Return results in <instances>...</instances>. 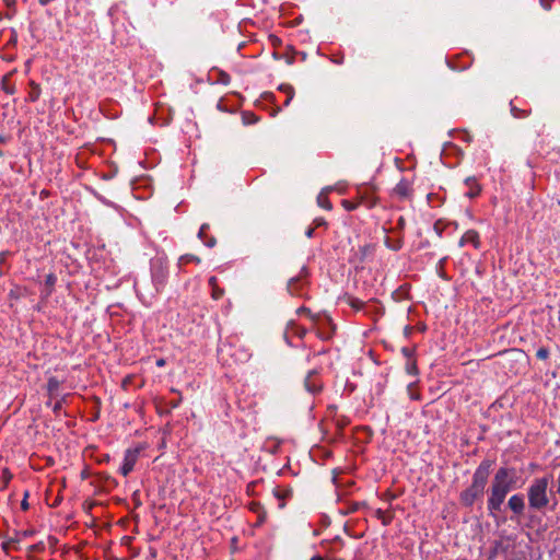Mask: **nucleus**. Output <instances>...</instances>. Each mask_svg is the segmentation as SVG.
<instances>
[{
	"mask_svg": "<svg viewBox=\"0 0 560 560\" xmlns=\"http://www.w3.org/2000/svg\"><path fill=\"white\" fill-rule=\"evenodd\" d=\"M467 244H471L475 248H479L480 246V237L479 233L475 230H468L464 233L459 241L460 246H465Z\"/></svg>",
	"mask_w": 560,
	"mask_h": 560,
	"instance_id": "10",
	"label": "nucleus"
},
{
	"mask_svg": "<svg viewBox=\"0 0 560 560\" xmlns=\"http://www.w3.org/2000/svg\"><path fill=\"white\" fill-rule=\"evenodd\" d=\"M298 312H299L300 314H306V315H310V311H308V310H306V308H300Z\"/></svg>",
	"mask_w": 560,
	"mask_h": 560,
	"instance_id": "48",
	"label": "nucleus"
},
{
	"mask_svg": "<svg viewBox=\"0 0 560 560\" xmlns=\"http://www.w3.org/2000/svg\"><path fill=\"white\" fill-rule=\"evenodd\" d=\"M412 183L407 179L402 178L392 190V197L396 198L397 200H410L412 198Z\"/></svg>",
	"mask_w": 560,
	"mask_h": 560,
	"instance_id": "5",
	"label": "nucleus"
},
{
	"mask_svg": "<svg viewBox=\"0 0 560 560\" xmlns=\"http://www.w3.org/2000/svg\"><path fill=\"white\" fill-rule=\"evenodd\" d=\"M314 231H315V228H314V226H313V228H308V229H307V231H306V233H305V234H306V236H307L308 238L313 237V235H314Z\"/></svg>",
	"mask_w": 560,
	"mask_h": 560,
	"instance_id": "41",
	"label": "nucleus"
},
{
	"mask_svg": "<svg viewBox=\"0 0 560 560\" xmlns=\"http://www.w3.org/2000/svg\"><path fill=\"white\" fill-rule=\"evenodd\" d=\"M190 262L200 264V258L191 254L183 255L178 259V267L182 269L186 264Z\"/></svg>",
	"mask_w": 560,
	"mask_h": 560,
	"instance_id": "19",
	"label": "nucleus"
},
{
	"mask_svg": "<svg viewBox=\"0 0 560 560\" xmlns=\"http://www.w3.org/2000/svg\"><path fill=\"white\" fill-rule=\"evenodd\" d=\"M553 1H555V0H539L540 5H541L545 10H547V11L551 10V5H552V2H553Z\"/></svg>",
	"mask_w": 560,
	"mask_h": 560,
	"instance_id": "33",
	"label": "nucleus"
},
{
	"mask_svg": "<svg viewBox=\"0 0 560 560\" xmlns=\"http://www.w3.org/2000/svg\"><path fill=\"white\" fill-rule=\"evenodd\" d=\"M60 387V382L56 377H50L47 381V390L50 397L55 396Z\"/></svg>",
	"mask_w": 560,
	"mask_h": 560,
	"instance_id": "20",
	"label": "nucleus"
},
{
	"mask_svg": "<svg viewBox=\"0 0 560 560\" xmlns=\"http://www.w3.org/2000/svg\"><path fill=\"white\" fill-rule=\"evenodd\" d=\"M483 494V491L477 490V488L470 486L468 489L462 492L460 501L464 505L470 506L474 504L476 499L480 498Z\"/></svg>",
	"mask_w": 560,
	"mask_h": 560,
	"instance_id": "8",
	"label": "nucleus"
},
{
	"mask_svg": "<svg viewBox=\"0 0 560 560\" xmlns=\"http://www.w3.org/2000/svg\"><path fill=\"white\" fill-rule=\"evenodd\" d=\"M266 517H267L266 512L258 513L255 526H261L266 522Z\"/></svg>",
	"mask_w": 560,
	"mask_h": 560,
	"instance_id": "31",
	"label": "nucleus"
},
{
	"mask_svg": "<svg viewBox=\"0 0 560 560\" xmlns=\"http://www.w3.org/2000/svg\"><path fill=\"white\" fill-rule=\"evenodd\" d=\"M375 516L382 522L384 526H388L394 520V514L392 512L383 511L381 509L375 511Z\"/></svg>",
	"mask_w": 560,
	"mask_h": 560,
	"instance_id": "18",
	"label": "nucleus"
},
{
	"mask_svg": "<svg viewBox=\"0 0 560 560\" xmlns=\"http://www.w3.org/2000/svg\"><path fill=\"white\" fill-rule=\"evenodd\" d=\"M406 371L410 375H417L418 374L417 362H416L415 358L407 361V363H406Z\"/></svg>",
	"mask_w": 560,
	"mask_h": 560,
	"instance_id": "24",
	"label": "nucleus"
},
{
	"mask_svg": "<svg viewBox=\"0 0 560 560\" xmlns=\"http://www.w3.org/2000/svg\"><path fill=\"white\" fill-rule=\"evenodd\" d=\"M203 244L208 247H213L215 245V238L214 237H207L205 241H203Z\"/></svg>",
	"mask_w": 560,
	"mask_h": 560,
	"instance_id": "38",
	"label": "nucleus"
},
{
	"mask_svg": "<svg viewBox=\"0 0 560 560\" xmlns=\"http://www.w3.org/2000/svg\"><path fill=\"white\" fill-rule=\"evenodd\" d=\"M329 192H330V188H325L317 196V205L325 210L332 209V205L328 198Z\"/></svg>",
	"mask_w": 560,
	"mask_h": 560,
	"instance_id": "15",
	"label": "nucleus"
},
{
	"mask_svg": "<svg viewBox=\"0 0 560 560\" xmlns=\"http://www.w3.org/2000/svg\"><path fill=\"white\" fill-rule=\"evenodd\" d=\"M313 224H314V228H319V226H324L326 225V221L325 219L323 218H316L314 221H313Z\"/></svg>",
	"mask_w": 560,
	"mask_h": 560,
	"instance_id": "34",
	"label": "nucleus"
},
{
	"mask_svg": "<svg viewBox=\"0 0 560 560\" xmlns=\"http://www.w3.org/2000/svg\"><path fill=\"white\" fill-rule=\"evenodd\" d=\"M262 98L267 102H275V94L271 92H266L262 94Z\"/></svg>",
	"mask_w": 560,
	"mask_h": 560,
	"instance_id": "35",
	"label": "nucleus"
},
{
	"mask_svg": "<svg viewBox=\"0 0 560 560\" xmlns=\"http://www.w3.org/2000/svg\"><path fill=\"white\" fill-rule=\"evenodd\" d=\"M347 423L348 422L345 420H338L336 424H337L338 430L341 431L347 425Z\"/></svg>",
	"mask_w": 560,
	"mask_h": 560,
	"instance_id": "40",
	"label": "nucleus"
},
{
	"mask_svg": "<svg viewBox=\"0 0 560 560\" xmlns=\"http://www.w3.org/2000/svg\"><path fill=\"white\" fill-rule=\"evenodd\" d=\"M361 202L368 208H373L377 203V198L374 196V191L371 187L365 186L359 189Z\"/></svg>",
	"mask_w": 560,
	"mask_h": 560,
	"instance_id": "9",
	"label": "nucleus"
},
{
	"mask_svg": "<svg viewBox=\"0 0 560 560\" xmlns=\"http://www.w3.org/2000/svg\"><path fill=\"white\" fill-rule=\"evenodd\" d=\"M305 387L312 394L318 393L322 389V383L319 382L316 372L312 371L307 374L305 378Z\"/></svg>",
	"mask_w": 560,
	"mask_h": 560,
	"instance_id": "11",
	"label": "nucleus"
},
{
	"mask_svg": "<svg viewBox=\"0 0 560 560\" xmlns=\"http://www.w3.org/2000/svg\"><path fill=\"white\" fill-rule=\"evenodd\" d=\"M363 255H366L369 252H371V247L370 246H364L361 248Z\"/></svg>",
	"mask_w": 560,
	"mask_h": 560,
	"instance_id": "46",
	"label": "nucleus"
},
{
	"mask_svg": "<svg viewBox=\"0 0 560 560\" xmlns=\"http://www.w3.org/2000/svg\"><path fill=\"white\" fill-rule=\"evenodd\" d=\"M167 276L168 271L166 262L161 258L153 260L151 264V277L153 285L158 292L164 288Z\"/></svg>",
	"mask_w": 560,
	"mask_h": 560,
	"instance_id": "3",
	"label": "nucleus"
},
{
	"mask_svg": "<svg viewBox=\"0 0 560 560\" xmlns=\"http://www.w3.org/2000/svg\"><path fill=\"white\" fill-rule=\"evenodd\" d=\"M509 508L516 514H522L525 509L524 498L521 494H514L509 499Z\"/></svg>",
	"mask_w": 560,
	"mask_h": 560,
	"instance_id": "12",
	"label": "nucleus"
},
{
	"mask_svg": "<svg viewBox=\"0 0 560 560\" xmlns=\"http://www.w3.org/2000/svg\"><path fill=\"white\" fill-rule=\"evenodd\" d=\"M280 90L283 91L285 93V95H287V97L283 101L282 105H284V106L290 105V103H291V101L293 100V96H294L293 88L290 86V85H281Z\"/></svg>",
	"mask_w": 560,
	"mask_h": 560,
	"instance_id": "21",
	"label": "nucleus"
},
{
	"mask_svg": "<svg viewBox=\"0 0 560 560\" xmlns=\"http://www.w3.org/2000/svg\"><path fill=\"white\" fill-rule=\"evenodd\" d=\"M180 400H182V398H179L178 400H174V402L171 404L172 408L178 407L180 404Z\"/></svg>",
	"mask_w": 560,
	"mask_h": 560,
	"instance_id": "47",
	"label": "nucleus"
},
{
	"mask_svg": "<svg viewBox=\"0 0 560 560\" xmlns=\"http://www.w3.org/2000/svg\"><path fill=\"white\" fill-rule=\"evenodd\" d=\"M551 481L550 477L535 479L528 488V502L530 508L540 510L548 505L547 490Z\"/></svg>",
	"mask_w": 560,
	"mask_h": 560,
	"instance_id": "2",
	"label": "nucleus"
},
{
	"mask_svg": "<svg viewBox=\"0 0 560 560\" xmlns=\"http://www.w3.org/2000/svg\"><path fill=\"white\" fill-rule=\"evenodd\" d=\"M489 467H490V464L483 462L476 469V471L474 474V477H472L471 486L477 488V490H481V491L485 490V487H486V483H487V479H488V475H489Z\"/></svg>",
	"mask_w": 560,
	"mask_h": 560,
	"instance_id": "6",
	"label": "nucleus"
},
{
	"mask_svg": "<svg viewBox=\"0 0 560 560\" xmlns=\"http://www.w3.org/2000/svg\"><path fill=\"white\" fill-rule=\"evenodd\" d=\"M165 363H166V362H165V360H164V359H159V360L156 361V365H158L159 368H163V366L165 365Z\"/></svg>",
	"mask_w": 560,
	"mask_h": 560,
	"instance_id": "43",
	"label": "nucleus"
},
{
	"mask_svg": "<svg viewBox=\"0 0 560 560\" xmlns=\"http://www.w3.org/2000/svg\"><path fill=\"white\" fill-rule=\"evenodd\" d=\"M52 1H54V0H38L39 4H40V5H44V7H45V5H47V4H49V3H50V2H52Z\"/></svg>",
	"mask_w": 560,
	"mask_h": 560,
	"instance_id": "45",
	"label": "nucleus"
},
{
	"mask_svg": "<svg viewBox=\"0 0 560 560\" xmlns=\"http://www.w3.org/2000/svg\"><path fill=\"white\" fill-rule=\"evenodd\" d=\"M536 357L539 359V360H547L548 357H549V350L545 347H541L537 350L536 352Z\"/></svg>",
	"mask_w": 560,
	"mask_h": 560,
	"instance_id": "26",
	"label": "nucleus"
},
{
	"mask_svg": "<svg viewBox=\"0 0 560 560\" xmlns=\"http://www.w3.org/2000/svg\"><path fill=\"white\" fill-rule=\"evenodd\" d=\"M2 89H3L8 94H13V93H14V86L11 84V79H10V77H8V75L3 77V79H2Z\"/></svg>",
	"mask_w": 560,
	"mask_h": 560,
	"instance_id": "23",
	"label": "nucleus"
},
{
	"mask_svg": "<svg viewBox=\"0 0 560 560\" xmlns=\"http://www.w3.org/2000/svg\"><path fill=\"white\" fill-rule=\"evenodd\" d=\"M465 185L468 188V190L465 192V195L469 198L477 197L481 191L480 185L478 184V182L475 178H467L465 182Z\"/></svg>",
	"mask_w": 560,
	"mask_h": 560,
	"instance_id": "14",
	"label": "nucleus"
},
{
	"mask_svg": "<svg viewBox=\"0 0 560 560\" xmlns=\"http://www.w3.org/2000/svg\"><path fill=\"white\" fill-rule=\"evenodd\" d=\"M140 452H141L140 447L128 448L125 452L122 465L119 469V472L122 476L127 477L133 470V468L139 459Z\"/></svg>",
	"mask_w": 560,
	"mask_h": 560,
	"instance_id": "4",
	"label": "nucleus"
},
{
	"mask_svg": "<svg viewBox=\"0 0 560 560\" xmlns=\"http://www.w3.org/2000/svg\"><path fill=\"white\" fill-rule=\"evenodd\" d=\"M56 282V277L54 275H48L47 278H46V283L48 285H54Z\"/></svg>",
	"mask_w": 560,
	"mask_h": 560,
	"instance_id": "39",
	"label": "nucleus"
},
{
	"mask_svg": "<svg viewBox=\"0 0 560 560\" xmlns=\"http://www.w3.org/2000/svg\"><path fill=\"white\" fill-rule=\"evenodd\" d=\"M163 108H164V107H156V109H163ZM158 112H159V110H156V112H155V114H154L153 116H150V117H149V120H150V122H151V124H154V121H153V120L156 118Z\"/></svg>",
	"mask_w": 560,
	"mask_h": 560,
	"instance_id": "42",
	"label": "nucleus"
},
{
	"mask_svg": "<svg viewBox=\"0 0 560 560\" xmlns=\"http://www.w3.org/2000/svg\"><path fill=\"white\" fill-rule=\"evenodd\" d=\"M66 400V396L62 397L60 400L56 401L52 406V411L58 415L60 412V410L62 409V405Z\"/></svg>",
	"mask_w": 560,
	"mask_h": 560,
	"instance_id": "29",
	"label": "nucleus"
},
{
	"mask_svg": "<svg viewBox=\"0 0 560 560\" xmlns=\"http://www.w3.org/2000/svg\"><path fill=\"white\" fill-rule=\"evenodd\" d=\"M21 506H22L23 510H27L28 509V504H27L26 500L22 501Z\"/></svg>",
	"mask_w": 560,
	"mask_h": 560,
	"instance_id": "49",
	"label": "nucleus"
},
{
	"mask_svg": "<svg viewBox=\"0 0 560 560\" xmlns=\"http://www.w3.org/2000/svg\"><path fill=\"white\" fill-rule=\"evenodd\" d=\"M242 119L244 125H250L258 120V117L252 112H243Z\"/></svg>",
	"mask_w": 560,
	"mask_h": 560,
	"instance_id": "22",
	"label": "nucleus"
},
{
	"mask_svg": "<svg viewBox=\"0 0 560 560\" xmlns=\"http://www.w3.org/2000/svg\"><path fill=\"white\" fill-rule=\"evenodd\" d=\"M7 7H13L15 4V0H3Z\"/></svg>",
	"mask_w": 560,
	"mask_h": 560,
	"instance_id": "44",
	"label": "nucleus"
},
{
	"mask_svg": "<svg viewBox=\"0 0 560 560\" xmlns=\"http://www.w3.org/2000/svg\"><path fill=\"white\" fill-rule=\"evenodd\" d=\"M511 113L515 118H521L528 115V112L522 107H512Z\"/></svg>",
	"mask_w": 560,
	"mask_h": 560,
	"instance_id": "25",
	"label": "nucleus"
},
{
	"mask_svg": "<svg viewBox=\"0 0 560 560\" xmlns=\"http://www.w3.org/2000/svg\"><path fill=\"white\" fill-rule=\"evenodd\" d=\"M401 352L407 358V361L410 359H413V350L412 349L405 347L401 349Z\"/></svg>",
	"mask_w": 560,
	"mask_h": 560,
	"instance_id": "32",
	"label": "nucleus"
},
{
	"mask_svg": "<svg viewBox=\"0 0 560 560\" xmlns=\"http://www.w3.org/2000/svg\"><path fill=\"white\" fill-rule=\"evenodd\" d=\"M348 304L350 305L351 308H353L354 311H363L365 313L369 312V307L370 305L365 302H363L362 300L360 299H357V298H348Z\"/></svg>",
	"mask_w": 560,
	"mask_h": 560,
	"instance_id": "17",
	"label": "nucleus"
},
{
	"mask_svg": "<svg viewBox=\"0 0 560 560\" xmlns=\"http://www.w3.org/2000/svg\"><path fill=\"white\" fill-rule=\"evenodd\" d=\"M306 334V329L299 326L295 323H290L285 329L284 337L285 339H289L291 337H299L302 338Z\"/></svg>",
	"mask_w": 560,
	"mask_h": 560,
	"instance_id": "13",
	"label": "nucleus"
},
{
	"mask_svg": "<svg viewBox=\"0 0 560 560\" xmlns=\"http://www.w3.org/2000/svg\"><path fill=\"white\" fill-rule=\"evenodd\" d=\"M10 475H7V471L3 472V478L5 479V482L10 480Z\"/></svg>",
	"mask_w": 560,
	"mask_h": 560,
	"instance_id": "50",
	"label": "nucleus"
},
{
	"mask_svg": "<svg viewBox=\"0 0 560 560\" xmlns=\"http://www.w3.org/2000/svg\"><path fill=\"white\" fill-rule=\"evenodd\" d=\"M221 352H228L233 359L235 362H246L249 358H250V352L245 349V348H236L235 345H224L222 348H221Z\"/></svg>",
	"mask_w": 560,
	"mask_h": 560,
	"instance_id": "7",
	"label": "nucleus"
},
{
	"mask_svg": "<svg viewBox=\"0 0 560 560\" xmlns=\"http://www.w3.org/2000/svg\"><path fill=\"white\" fill-rule=\"evenodd\" d=\"M311 560H324V558L320 556H314L311 558Z\"/></svg>",
	"mask_w": 560,
	"mask_h": 560,
	"instance_id": "51",
	"label": "nucleus"
},
{
	"mask_svg": "<svg viewBox=\"0 0 560 560\" xmlns=\"http://www.w3.org/2000/svg\"><path fill=\"white\" fill-rule=\"evenodd\" d=\"M10 253L8 250H3L0 253V265L5 264Z\"/></svg>",
	"mask_w": 560,
	"mask_h": 560,
	"instance_id": "37",
	"label": "nucleus"
},
{
	"mask_svg": "<svg viewBox=\"0 0 560 560\" xmlns=\"http://www.w3.org/2000/svg\"><path fill=\"white\" fill-rule=\"evenodd\" d=\"M558 481H559L558 491H559V493H560V475H559V480H558Z\"/></svg>",
	"mask_w": 560,
	"mask_h": 560,
	"instance_id": "52",
	"label": "nucleus"
},
{
	"mask_svg": "<svg viewBox=\"0 0 560 560\" xmlns=\"http://www.w3.org/2000/svg\"><path fill=\"white\" fill-rule=\"evenodd\" d=\"M342 205H343V207H345L348 211L354 210V209H355V207H357V205H354V203H352V202H350V201H348V200H343V201H342Z\"/></svg>",
	"mask_w": 560,
	"mask_h": 560,
	"instance_id": "36",
	"label": "nucleus"
},
{
	"mask_svg": "<svg viewBox=\"0 0 560 560\" xmlns=\"http://www.w3.org/2000/svg\"><path fill=\"white\" fill-rule=\"evenodd\" d=\"M249 510L256 514L265 512L264 508L259 502H250L249 503Z\"/></svg>",
	"mask_w": 560,
	"mask_h": 560,
	"instance_id": "27",
	"label": "nucleus"
},
{
	"mask_svg": "<svg viewBox=\"0 0 560 560\" xmlns=\"http://www.w3.org/2000/svg\"><path fill=\"white\" fill-rule=\"evenodd\" d=\"M209 230V225L208 224H202L200 230H199V233H198V237L203 242L208 236H207V231Z\"/></svg>",
	"mask_w": 560,
	"mask_h": 560,
	"instance_id": "28",
	"label": "nucleus"
},
{
	"mask_svg": "<svg viewBox=\"0 0 560 560\" xmlns=\"http://www.w3.org/2000/svg\"><path fill=\"white\" fill-rule=\"evenodd\" d=\"M515 471L510 468L502 467L495 472L488 499V510L490 513L501 510V505L506 494L515 488Z\"/></svg>",
	"mask_w": 560,
	"mask_h": 560,
	"instance_id": "1",
	"label": "nucleus"
},
{
	"mask_svg": "<svg viewBox=\"0 0 560 560\" xmlns=\"http://www.w3.org/2000/svg\"><path fill=\"white\" fill-rule=\"evenodd\" d=\"M39 95L38 86H34L32 92L30 93L28 101L30 102H36Z\"/></svg>",
	"mask_w": 560,
	"mask_h": 560,
	"instance_id": "30",
	"label": "nucleus"
},
{
	"mask_svg": "<svg viewBox=\"0 0 560 560\" xmlns=\"http://www.w3.org/2000/svg\"><path fill=\"white\" fill-rule=\"evenodd\" d=\"M209 285L211 288V296H212V299L213 300H220L223 296V294H224V290L219 287L218 279L215 277H210Z\"/></svg>",
	"mask_w": 560,
	"mask_h": 560,
	"instance_id": "16",
	"label": "nucleus"
}]
</instances>
